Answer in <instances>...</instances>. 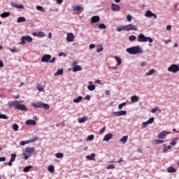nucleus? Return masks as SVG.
Segmentation results:
<instances>
[{"label": "nucleus", "instance_id": "f257e3e1", "mask_svg": "<svg viewBox=\"0 0 179 179\" xmlns=\"http://www.w3.org/2000/svg\"><path fill=\"white\" fill-rule=\"evenodd\" d=\"M10 107H15V108L17 110H20L21 111H27V107L24 104H20V101H14L9 103Z\"/></svg>", "mask_w": 179, "mask_h": 179}, {"label": "nucleus", "instance_id": "f03ea898", "mask_svg": "<svg viewBox=\"0 0 179 179\" xmlns=\"http://www.w3.org/2000/svg\"><path fill=\"white\" fill-rule=\"evenodd\" d=\"M36 153V150L33 147H27L25 148L24 152L22 153V159L24 160H27L29 159V157L31 156V155H34Z\"/></svg>", "mask_w": 179, "mask_h": 179}, {"label": "nucleus", "instance_id": "7ed1b4c3", "mask_svg": "<svg viewBox=\"0 0 179 179\" xmlns=\"http://www.w3.org/2000/svg\"><path fill=\"white\" fill-rule=\"evenodd\" d=\"M126 51L127 52H129V54L134 55L135 54H141V52H142V49H141L140 46H134L127 48Z\"/></svg>", "mask_w": 179, "mask_h": 179}, {"label": "nucleus", "instance_id": "20e7f679", "mask_svg": "<svg viewBox=\"0 0 179 179\" xmlns=\"http://www.w3.org/2000/svg\"><path fill=\"white\" fill-rule=\"evenodd\" d=\"M138 43H153V39L150 37H147L143 34H140L138 36Z\"/></svg>", "mask_w": 179, "mask_h": 179}, {"label": "nucleus", "instance_id": "39448f33", "mask_svg": "<svg viewBox=\"0 0 179 179\" xmlns=\"http://www.w3.org/2000/svg\"><path fill=\"white\" fill-rule=\"evenodd\" d=\"M32 106L34 107V108H44V110H50V105L40 101L33 103Z\"/></svg>", "mask_w": 179, "mask_h": 179}, {"label": "nucleus", "instance_id": "423d86ee", "mask_svg": "<svg viewBox=\"0 0 179 179\" xmlns=\"http://www.w3.org/2000/svg\"><path fill=\"white\" fill-rule=\"evenodd\" d=\"M26 41H27V43H31L33 41V38L29 36H22L21 43L20 44L24 45V44H26Z\"/></svg>", "mask_w": 179, "mask_h": 179}, {"label": "nucleus", "instance_id": "0eeeda50", "mask_svg": "<svg viewBox=\"0 0 179 179\" xmlns=\"http://www.w3.org/2000/svg\"><path fill=\"white\" fill-rule=\"evenodd\" d=\"M169 72H173V73H177L179 71V66L177 64H172L168 67Z\"/></svg>", "mask_w": 179, "mask_h": 179}, {"label": "nucleus", "instance_id": "6e6552de", "mask_svg": "<svg viewBox=\"0 0 179 179\" xmlns=\"http://www.w3.org/2000/svg\"><path fill=\"white\" fill-rule=\"evenodd\" d=\"M145 16L146 17H154V19H157V15H156V14L152 13V11H150V10H148L145 12Z\"/></svg>", "mask_w": 179, "mask_h": 179}, {"label": "nucleus", "instance_id": "1a4fd4ad", "mask_svg": "<svg viewBox=\"0 0 179 179\" xmlns=\"http://www.w3.org/2000/svg\"><path fill=\"white\" fill-rule=\"evenodd\" d=\"M167 135H170V132L169 131H162L159 134L158 138L159 139H166Z\"/></svg>", "mask_w": 179, "mask_h": 179}, {"label": "nucleus", "instance_id": "9d476101", "mask_svg": "<svg viewBox=\"0 0 179 179\" xmlns=\"http://www.w3.org/2000/svg\"><path fill=\"white\" fill-rule=\"evenodd\" d=\"M50 59H51V55H44L41 61V62H50Z\"/></svg>", "mask_w": 179, "mask_h": 179}, {"label": "nucleus", "instance_id": "9b49d317", "mask_svg": "<svg viewBox=\"0 0 179 179\" xmlns=\"http://www.w3.org/2000/svg\"><path fill=\"white\" fill-rule=\"evenodd\" d=\"M155 121V117L150 118L147 122H143L142 123L143 128H145L146 126L153 124V122Z\"/></svg>", "mask_w": 179, "mask_h": 179}, {"label": "nucleus", "instance_id": "f8f14e48", "mask_svg": "<svg viewBox=\"0 0 179 179\" xmlns=\"http://www.w3.org/2000/svg\"><path fill=\"white\" fill-rule=\"evenodd\" d=\"M75 40V37L73 36V33H67V36H66V41H69V43H72Z\"/></svg>", "mask_w": 179, "mask_h": 179}, {"label": "nucleus", "instance_id": "ddd939ff", "mask_svg": "<svg viewBox=\"0 0 179 179\" xmlns=\"http://www.w3.org/2000/svg\"><path fill=\"white\" fill-rule=\"evenodd\" d=\"M113 114L115 117H120L121 115H127V110H120L118 112H113Z\"/></svg>", "mask_w": 179, "mask_h": 179}, {"label": "nucleus", "instance_id": "4468645a", "mask_svg": "<svg viewBox=\"0 0 179 179\" xmlns=\"http://www.w3.org/2000/svg\"><path fill=\"white\" fill-rule=\"evenodd\" d=\"M99 22H100V17L99 15L92 17L91 23H99Z\"/></svg>", "mask_w": 179, "mask_h": 179}, {"label": "nucleus", "instance_id": "2eb2a0df", "mask_svg": "<svg viewBox=\"0 0 179 179\" xmlns=\"http://www.w3.org/2000/svg\"><path fill=\"white\" fill-rule=\"evenodd\" d=\"M111 9H112V10H114L115 12H118L119 10H120L121 7H120V6L118 4L112 3Z\"/></svg>", "mask_w": 179, "mask_h": 179}, {"label": "nucleus", "instance_id": "dca6fc26", "mask_svg": "<svg viewBox=\"0 0 179 179\" xmlns=\"http://www.w3.org/2000/svg\"><path fill=\"white\" fill-rule=\"evenodd\" d=\"M11 6H13V8H17V9H24V7L22 4H17L16 3L11 2L10 3Z\"/></svg>", "mask_w": 179, "mask_h": 179}, {"label": "nucleus", "instance_id": "f3484780", "mask_svg": "<svg viewBox=\"0 0 179 179\" xmlns=\"http://www.w3.org/2000/svg\"><path fill=\"white\" fill-rule=\"evenodd\" d=\"M74 10L78 12L79 13H82L83 12V7L80 6H76L73 7Z\"/></svg>", "mask_w": 179, "mask_h": 179}, {"label": "nucleus", "instance_id": "a211bd4d", "mask_svg": "<svg viewBox=\"0 0 179 179\" xmlns=\"http://www.w3.org/2000/svg\"><path fill=\"white\" fill-rule=\"evenodd\" d=\"M110 139H113V135L111 134H108L105 135L103 141H104L106 142H108V141H110Z\"/></svg>", "mask_w": 179, "mask_h": 179}, {"label": "nucleus", "instance_id": "6ab92c4d", "mask_svg": "<svg viewBox=\"0 0 179 179\" xmlns=\"http://www.w3.org/2000/svg\"><path fill=\"white\" fill-rule=\"evenodd\" d=\"M131 100L132 103H138V101H139V96L136 95L132 96Z\"/></svg>", "mask_w": 179, "mask_h": 179}, {"label": "nucleus", "instance_id": "aec40b11", "mask_svg": "<svg viewBox=\"0 0 179 179\" xmlns=\"http://www.w3.org/2000/svg\"><path fill=\"white\" fill-rule=\"evenodd\" d=\"M26 125H36V120H28L25 122Z\"/></svg>", "mask_w": 179, "mask_h": 179}, {"label": "nucleus", "instance_id": "412c9836", "mask_svg": "<svg viewBox=\"0 0 179 179\" xmlns=\"http://www.w3.org/2000/svg\"><path fill=\"white\" fill-rule=\"evenodd\" d=\"M82 69V66L76 65L73 67V72H79Z\"/></svg>", "mask_w": 179, "mask_h": 179}, {"label": "nucleus", "instance_id": "4be33fe9", "mask_svg": "<svg viewBox=\"0 0 179 179\" xmlns=\"http://www.w3.org/2000/svg\"><path fill=\"white\" fill-rule=\"evenodd\" d=\"M130 30H133L134 31H138V27L131 24H129Z\"/></svg>", "mask_w": 179, "mask_h": 179}, {"label": "nucleus", "instance_id": "5701e85b", "mask_svg": "<svg viewBox=\"0 0 179 179\" xmlns=\"http://www.w3.org/2000/svg\"><path fill=\"white\" fill-rule=\"evenodd\" d=\"M83 97L82 96H79L77 98L73 99V103H80Z\"/></svg>", "mask_w": 179, "mask_h": 179}, {"label": "nucleus", "instance_id": "b1692460", "mask_svg": "<svg viewBox=\"0 0 179 179\" xmlns=\"http://www.w3.org/2000/svg\"><path fill=\"white\" fill-rule=\"evenodd\" d=\"M96 154L92 153L90 155H87L86 159H88V160H94Z\"/></svg>", "mask_w": 179, "mask_h": 179}, {"label": "nucleus", "instance_id": "393cba45", "mask_svg": "<svg viewBox=\"0 0 179 179\" xmlns=\"http://www.w3.org/2000/svg\"><path fill=\"white\" fill-rule=\"evenodd\" d=\"M120 142H122L123 143H127L128 142V136H124L120 140Z\"/></svg>", "mask_w": 179, "mask_h": 179}, {"label": "nucleus", "instance_id": "a878e982", "mask_svg": "<svg viewBox=\"0 0 179 179\" xmlns=\"http://www.w3.org/2000/svg\"><path fill=\"white\" fill-rule=\"evenodd\" d=\"M23 22H26V18L24 17H20L17 18V23H23Z\"/></svg>", "mask_w": 179, "mask_h": 179}, {"label": "nucleus", "instance_id": "bb28decb", "mask_svg": "<svg viewBox=\"0 0 179 179\" xmlns=\"http://www.w3.org/2000/svg\"><path fill=\"white\" fill-rule=\"evenodd\" d=\"M1 17H8L10 16V13L9 12H4L0 15Z\"/></svg>", "mask_w": 179, "mask_h": 179}, {"label": "nucleus", "instance_id": "cd10ccee", "mask_svg": "<svg viewBox=\"0 0 179 179\" xmlns=\"http://www.w3.org/2000/svg\"><path fill=\"white\" fill-rule=\"evenodd\" d=\"M87 120V117H83L78 120V122L80 124H83V122H86Z\"/></svg>", "mask_w": 179, "mask_h": 179}, {"label": "nucleus", "instance_id": "c85d7f7f", "mask_svg": "<svg viewBox=\"0 0 179 179\" xmlns=\"http://www.w3.org/2000/svg\"><path fill=\"white\" fill-rule=\"evenodd\" d=\"M87 89L90 92H93V90L96 89V86L94 85H87Z\"/></svg>", "mask_w": 179, "mask_h": 179}, {"label": "nucleus", "instance_id": "c756f323", "mask_svg": "<svg viewBox=\"0 0 179 179\" xmlns=\"http://www.w3.org/2000/svg\"><path fill=\"white\" fill-rule=\"evenodd\" d=\"M176 171H177V169H174L173 166L168 168V173H176Z\"/></svg>", "mask_w": 179, "mask_h": 179}, {"label": "nucleus", "instance_id": "7c9ffc66", "mask_svg": "<svg viewBox=\"0 0 179 179\" xmlns=\"http://www.w3.org/2000/svg\"><path fill=\"white\" fill-rule=\"evenodd\" d=\"M48 171H50V173H55V169H54V166H52V165H50L48 167Z\"/></svg>", "mask_w": 179, "mask_h": 179}, {"label": "nucleus", "instance_id": "2f4dec72", "mask_svg": "<svg viewBox=\"0 0 179 179\" xmlns=\"http://www.w3.org/2000/svg\"><path fill=\"white\" fill-rule=\"evenodd\" d=\"M62 73H64V69H60L55 73V76H57V75H62Z\"/></svg>", "mask_w": 179, "mask_h": 179}, {"label": "nucleus", "instance_id": "473e14b6", "mask_svg": "<svg viewBox=\"0 0 179 179\" xmlns=\"http://www.w3.org/2000/svg\"><path fill=\"white\" fill-rule=\"evenodd\" d=\"M55 157L57 159H62V157H64V154L62 153V152H57V153L55 154Z\"/></svg>", "mask_w": 179, "mask_h": 179}, {"label": "nucleus", "instance_id": "72a5a7b5", "mask_svg": "<svg viewBox=\"0 0 179 179\" xmlns=\"http://www.w3.org/2000/svg\"><path fill=\"white\" fill-rule=\"evenodd\" d=\"M155 72H156V71L155 69H150V71H148V72L146 73L147 76H149L150 75H153V73H155Z\"/></svg>", "mask_w": 179, "mask_h": 179}, {"label": "nucleus", "instance_id": "f704fd0d", "mask_svg": "<svg viewBox=\"0 0 179 179\" xmlns=\"http://www.w3.org/2000/svg\"><path fill=\"white\" fill-rule=\"evenodd\" d=\"M36 141H38V138L36 136H34V137L29 139V141L31 142V143L33 142H36Z\"/></svg>", "mask_w": 179, "mask_h": 179}, {"label": "nucleus", "instance_id": "c9c22d12", "mask_svg": "<svg viewBox=\"0 0 179 179\" xmlns=\"http://www.w3.org/2000/svg\"><path fill=\"white\" fill-rule=\"evenodd\" d=\"M107 170H113L115 169V165L110 164L106 166Z\"/></svg>", "mask_w": 179, "mask_h": 179}, {"label": "nucleus", "instance_id": "e433bc0d", "mask_svg": "<svg viewBox=\"0 0 179 179\" xmlns=\"http://www.w3.org/2000/svg\"><path fill=\"white\" fill-rule=\"evenodd\" d=\"M115 59H116V61L117 62V65H121V64L122 62V60H121V58L115 56Z\"/></svg>", "mask_w": 179, "mask_h": 179}, {"label": "nucleus", "instance_id": "4c0bfd02", "mask_svg": "<svg viewBox=\"0 0 179 179\" xmlns=\"http://www.w3.org/2000/svg\"><path fill=\"white\" fill-rule=\"evenodd\" d=\"M117 31H122V30L125 31V26L118 27L116 28Z\"/></svg>", "mask_w": 179, "mask_h": 179}, {"label": "nucleus", "instance_id": "58836bf2", "mask_svg": "<svg viewBox=\"0 0 179 179\" xmlns=\"http://www.w3.org/2000/svg\"><path fill=\"white\" fill-rule=\"evenodd\" d=\"M36 9H37V10H39L40 12H44V10H45L44 8L41 6H37Z\"/></svg>", "mask_w": 179, "mask_h": 179}, {"label": "nucleus", "instance_id": "ea45409f", "mask_svg": "<svg viewBox=\"0 0 179 179\" xmlns=\"http://www.w3.org/2000/svg\"><path fill=\"white\" fill-rule=\"evenodd\" d=\"M129 41H135V40H136V36L131 35L129 37Z\"/></svg>", "mask_w": 179, "mask_h": 179}, {"label": "nucleus", "instance_id": "a19ab883", "mask_svg": "<svg viewBox=\"0 0 179 179\" xmlns=\"http://www.w3.org/2000/svg\"><path fill=\"white\" fill-rule=\"evenodd\" d=\"M164 141L163 140H155V145H162Z\"/></svg>", "mask_w": 179, "mask_h": 179}, {"label": "nucleus", "instance_id": "79ce46f5", "mask_svg": "<svg viewBox=\"0 0 179 179\" xmlns=\"http://www.w3.org/2000/svg\"><path fill=\"white\" fill-rule=\"evenodd\" d=\"M30 169H31V166H26L24 168L23 171H24V173H29V171H30Z\"/></svg>", "mask_w": 179, "mask_h": 179}, {"label": "nucleus", "instance_id": "37998d69", "mask_svg": "<svg viewBox=\"0 0 179 179\" xmlns=\"http://www.w3.org/2000/svg\"><path fill=\"white\" fill-rule=\"evenodd\" d=\"M124 106H127L126 102H123V103L119 104V106H118L119 110H122V107H124Z\"/></svg>", "mask_w": 179, "mask_h": 179}, {"label": "nucleus", "instance_id": "c03bdc74", "mask_svg": "<svg viewBox=\"0 0 179 179\" xmlns=\"http://www.w3.org/2000/svg\"><path fill=\"white\" fill-rule=\"evenodd\" d=\"M13 129L14 130V131H18V129H19V125H17V124H14L13 125Z\"/></svg>", "mask_w": 179, "mask_h": 179}, {"label": "nucleus", "instance_id": "a18cd8bd", "mask_svg": "<svg viewBox=\"0 0 179 179\" xmlns=\"http://www.w3.org/2000/svg\"><path fill=\"white\" fill-rule=\"evenodd\" d=\"M101 51H103V46L99 45L96 49V52H101Z\"/></svg>", "mask_w": 179, "mask_h": 179}, {"label": "nucleus", "instance_id": "49530a36", "mask_svg": "<svg viewBox=\"0 0 179 179\" xmlns=\"http://www.w3.org/2000/svg\"><path fill=\"white\" fill-rule=\"evenodd\" d=\"M129 27H131V26H129V24H127V25H124V31H130L131 29H130Z\"/></svg>", "mask_w": 179, "mask_h": 179}, {"label": "nucleus", "instance_id": "de8ad7c7", "mask_svg": "<svg viewBox=\"0 0 179 179\" xmlns=\"http://www.w3.org/2000/svg\"><path fill=\"white\" fill-rule=\"evenodd\" d=\"M8 118H9L8 116H6V115H1L0 114V119L1 120H8Z\"/></svg>", "mask_w": 179, "mask_h": 179}, {"label": "nucleus", "instance_id": "09e8293b", "mask_svg": "<svg viewBox=\"0 0 179 179\" xmlns=\"http://www.w3.org/2000/svg\"><path fill=\"white\" fill-rule=\"evenodd\" d=\"M171 145H168L166 148H165L164 150H163V152L164 153H167V152H169V150L171 148Z\"/></svg>", "mask_w": 179, "mask_h": 179}, {"label": "nucleus", "instance_id": "8fccbe9b", "mask_svg": "<svg viewBox=\"0 0 179 179\" xmlns=\"http://www.w3.org/2000/svg\"><path fill=\"white\" fill-rule=\"evenodd\" d=\"M99 29H106L107 27H106V24H99L98 26Z\"/></svg>", "mask_w": 179, "mask_h": 179}, {"label": "nucleus", "instance_id": "3c124183", "mask_svg": "<svg viewBox=\"0 0 179 179\" xmlns=\"http://www.w3.org/2000/svg\"><path fill=\"white\" fill-rule=\"evenodd\" d=\"M93 139H94V135H90L87 137V141H93Z\"/></svg>", "mask_w": 179, "mask_h": 179}, {"label": "nucleus", "instance_id": "603ef678", "mask_svg": "<svg viewBox=\"0 0 179 179\" xmlns=\"http://www.w3.org/2000/svg\"><path fill=\"white\" fill-rule=\"evenodd\" d=\"M122 162H124V159H122V158H120L118 161H111L110 163H122Z\"/></svg>", "mask_w": 179, "mask_h": 179}, {"label": "nucleus", "instance_id": "864d4df0", "mask_svg": "<svg viewBox=\"0 0 179 179\" xmlns=\"http://www.w3.org/2000/svg\"><path fill=\"white\" fill-rule=\"evenodd\" d=\"M127 22H131V20H132V16L131 15H127Z\"/></svg>", "mask_w": 179, "mask_h": 179}, {"label": "nucleus", "instance_id": "5fc2aeb1", "mask_svg": "<svg viewBox=\"0 0 179 179\" xmlns=\"http://www.w3.org/2000/svg\"><path fill=\"white\" fill-rule=\"evenodd\" d=\"M15 159H16V155L15 154H13L11 155L10 162H15Z\"/></svg>", "mask_w": 179, "mask_h": 179}, {"label": "nucleus", "instance_id": "6e6d98bb", "mask_svg": "<svg viewBox=\"0 0 179 179\" xmlns=\"http://www.w3.org/2000/svg\"><path fill=\"white\" fill-rule=\"evenodd\" d=\"M157 111H159V108H152L151 110V113H152V114H155Z\"/></svg>", "mask_w": 179, "mask_h": 179}, {"label": "nucleus", "instance_id": "4d7b16f0", "mask_svg": "<svg viewBox=\"0 0 179 179\" xmlns=\"http://www.w3.org/2000/svg\"><path fill=\"white\" fill-rule=\"evenodd\" d=\"M44 32H38V37H44Z\"/></svg>", "mask_w": 179, "mask_h": 179}, {"label": "nucleus", "instance_id": "13d9d810", "mask_svg": "<svg viewBox=\"0 0 179 179\" xmlns=\"http://www.w3.org/2000/svg\"><path fill=\"white\" fill-rule=\"evenodd\" d=\"M78 64V62L76 60L73 61L71 66H76V65Z\"/></svg>", "mask_w": 179, "mask_h": 179}, {"label": "nucleus", "instance_id": "bf43d9fd", "mask_svg": "<svg viewBox=\"0 0 179 179\" xmlns=\"http://www.w3.org/2000/svg\"><path fill=\"white\" fill-rule=\"evenodd\" d=\"M37 89L39 92H43L44 90V88L41 86H38Z\"/></svg>", "mask_w": 179, "mask_h": 179}, {"label": "nucleus", "instance_id": "052dcab7", "mask_svg": "<svg viewBox=\"0 0 179 179\" xmlns=\"http://www.w3.org/2000/svg\"><path fill=\"white\" fill-rule=\"evenodd\" d=\"M10 51H11V52H17V49L14 48L13 49H10Z\"/></svg>", "mask_w": 179, "mask_h": 179}, {"label": "nucleus", "instance_id": "680f3d73", "mask_svg": "<svg viewBox=\"0 0 179 179\" xmlns=\"http://www.w3.org/2000/svg\"><path fill=\"white\" fill-rule=\"evenodd\" d=\"M55 57H52L50 60H49V62H50V64H54V62H55Z\"/></svg>", "mask_w": 179, "mask_h": 179}, {"label": "nucleus", "instance_id": "e2e57ef3", "mask_svg": "<svg viewBox=\"0 0 179 179\" xmlns=\"http://www.w3.org/2000/svg\"><path fill=\"white\" fill-rule=\"evenodd\" d=\"M95 47H96V45H94L93 43L90 45V48H91V50H93V48H95Z\"/></svg>", "mask_w": 179, "mask_h": 179}, {"label": "nucleus", "instance_id": "0e129e2a", "mask_svg": "<svg viewBox=\"0 0 179 179\" xmlns=\"http://www.w3.org/2000/svg\"><path fill=\"white\" fill-rule=\"evenodd\" d=\"M104 131H106V127H103L99 131V134H104Z\"/></svg>", "mask_w": 179, "mask_h": 179}, {"label": "nucleus", "instance_id": "69168bd1", "mask_svg": "<svg viewBox=\"0 0 179 179\" xmlns=\"http://www.w3.org/2000/svg\"><path fill=\"white\" fill-rule=\"evenodd\" d=\"M6 160V157H0V162H5Z\"/></svg>", "mask_w": 179, "mask_h": 179}, {"label": "nucleus", "instance_id": "338daca9", "mask_svg": "<svg viewBox=\"0 0 179 179\" xmlns=\"http://www.w3.org/2000/svg\"><path fill=\"white\" fill-rule=\"evenodd\" d=\"M170 145H171V146H176V145H177V142L172 141V142H171Z\"/></svg>", "mask_w": 179, "mask_h": 179}, {"label": "nucleus", "instance_id": "774afa93", "mask_svg": "<svg viewBox=\"0 0 179 179\" xmlns=\"http://www.w3.org/2000/svg\"><path fill=\"white\" fill-rule=\"evenodd\" d=\"M91 97H90V95H87L85 97V100H90Z\"/></svg>", "mask_w": 179, "mask_h": 179}]
</instances>
